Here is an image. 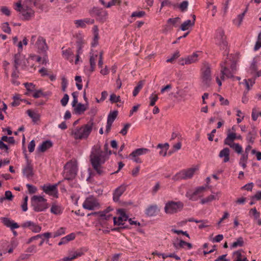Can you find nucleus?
<instances>
[{"label":"nucleus","mask_w":261,"mask_h":261,"mask_svg":"<svg viewBox=\"0 0 261 261\" xmlns=\"http://www.w3.org/2000/svg\"><path fill=\"white\" fill-rule=\"evenodd\" d=\"M121 3L120 0H112L111 1L109 2L107 5H106V7L107 8H110L111 7L113 6H115L117 4L120 5Z\"/></svg>","instance_id":"nucleus-58"},{"label":"nucleus","mask_w":261,"mask_h":261,"mask_svg":"<svg viewBox=\"0 0 261 261\" xmlns=\"http://www.w3.org/2000/svg\"><path fill=\"white\" fill-rule=\"evenodd\" d=\"M22 227L25 228H29L31 230H32L33 232L37 233L39 232L41 230V227L37 225V224L32 222V221H27L24 223L22 225Z\"/></svg>","instance_id":"nucleus-19"},{"label":"nucleus","mask_w":261,"mask_h":261,"mask_svg":"<svg viewBox=\"0 0 261 261\" xmlns=\"http://www.w3.org/2000/svg\"><path fill=\"white\" fill-rule=\"evenodd\" d=\"M227 61L225 60L223 62L220 64V66L221 68V74L223 75H225V76L227 78H232L233 77V74L234 73V72H232L231 70H230L228 68L227 66Z\"/></svg>","instance_id":"nucleus-13"},{"label":"nucleus","mask_w":261,"mask_h":261,"mask_svg":"<svg viewBox=\"0 0 261 261\" xmlns=\"http://www.w3.org/2000/svg\"><path fill=\"white\" fill-rule=\"evenodd\" d=\"M1 12L6 15L7 16H9L11 14V12L9 8L6 6H2L1 7Z\"/></svg>","instance_id":"nucleus-56"},{"label":"nucleus","mask_w":261,"mask_h":261,"mask_svg":"<svg viewBox=\"0 0 261 261\" xmlns=\"http://www.w3.org/2000/svg\"><path fill=\"white\" fill-rule=\"evenodd\" d=\"M25 158L27 160V164L26 167L23 169V173L27 177L30 178L34 175L33 168L26 154H25Z\"/></svg>","instance_id":"nucleus-18"},{"label":"nucleus","mask_w":261,"mask_h":261,"mask_svg":"<svg viewBox=\"0 0 261 261\" xmlns=\"http://www.w3.org/2000/svg\"><path fill=\"white\" fill-rule=\"evenodd\" d=\"M228 146L238 154H241L243 152L242 147L239 143H233Z\"/></svg>","instance_id":"nucleus-36"},{"label":"nucleus","mask_w":261,"mask_h":261,"mask_svg":"<svg viewBox=\"0 0 261 261\" xmlns=\"http://www.w3.org/2000/svg\"><path fill=\"white\" fill-rule=\"evenodd\" d=\"M179 57V52L178 51H176L173 54V55L170 58L167 60V62L172 63L175 59Z\"/></svg>","instance_id":"nucleus-63"},{"label":"nucleus","mask_w":261,"mask_h":261,"mask_svg":"<svg viewBox=\"0 0 261 261\" xmlns=\"http://www.w3.org/2000/svg\"><path fill=\"white\" fill-rule=\"evenodd\" d=\"M144 82L145 81L143 80L140 81L138 82L137 86L135 87L133 92V95L134 96H136L137 95L140 90L143 88V86L144 84Z\"/></svg>","instance_id":"nucleus-34"},{"label":"nucleus","mask_w":261,"mask_h":261,"mask_svg":"<svg viewBox=\"0 0 261 261\" xmlns=\"http://www.w3.org/2000/svg\"><path fill=\"white\" fill-rule=\"evenodd\" d=\"M207 187V185H206L205 186L198 187L192 193L190 191L187 192L186 196L191 200L196 201L198 199L197 196L199 197H202L203 193L206 190Z\"/></svg>","instance_id":"nucleus-10"},{"label":"nucleus","mask_w":261,"mask_h":261,"mask_svg":"<svg viewBox=\"0 0 261 261\" xmlns=\"http://www.w3.org/2000/svg\"><path fill=\"white\" fill-rule=\"evenodd\" d=\"M1 140L11 144H14L15 143V141L13 137H8L7 136H3L1 138Z\"/></svg>","instance_id":"nucleus-43"},{"label":"nucleus","mask_w":261,"mask_h":261,"mask_svg":"<svg viewBox=\"0 0 261 261\" xmlns=\"http://www.w3.org/2000/svg\"><path fill=\"white\" fill-rule=\"evenodd\" d=\"M118 115V111L111 112L108 116L107 122L113 123Z\"/></svg>","instance_id":"nucleus-38"},{"label":"nucleus","mask_w":261,"mask_h":261,"mask_svg":"<svg viewBox=\"0 0 261 261\" xmlns=\"http://www.w3.org/2000/svg\"><path fill=\"white\" fill-rule=\"evenodd\" d=\"M145 12L143 11H135L132 14L131 17H137L139 18H141L144 17L145 15Z\"/></svg>","instance_id":"nucleus-47"},{"label":"nucleus","mask_w":261,"mask_h":261,"mask_svg":"<svg viewBox=\"0 0 261 261\" xmlns=\"http://www.w3.org/2000/svg\"><path fill=\"white\" fill-rule=\"evenodd\" d=\"M198 55L194 53L191 56L188 57L185 59V63L186 64H190L196 62L197 61Z\"/></svg>","instance_id":"nucleus-32"},{"label":"nucleus","mask_w":261,"mask_h":261,"mask_svg":"<svg viewBox=\"0 0 261 261\" xmlns=\"http://www.w3.org/2000/svg\"><path fill=\"white\" fill-rule=\"evenodd\" d=\"M184 203L180 201H168L166 203L164 207V211L166 214L173 215L181 211L184 207Z\"/></svg>","instance_id":"nucleus-6"},{"label":"nucleus","mask_w":261,"mask_h":261,"mask_svg":"<svg viewBox=\"0 0 261 261\" xmlns=\"http://www.w3.org/2000/svg\"><path fill=\"white\" fill-rule=\"evenodd\" d=\"M92 13L97 16L100 20L103 22L106 20L108 16V12L106 11L98 9V8H94L92 10Z\"/></svg>","instance_id":"nucleus-17"},{"label":"nucleus","mask_w":261,"mask_h":261,"mask_svg":"<svg viewBox=\"0 0 261 261\" xmlns=\"http://www.w3.org/2000/svg\"><path fill=\"white\" fill-rule=\"evenodd\" d=\"M249 213H252V214H253V215L254 216V218L255 219H257L260 217V213L257 211V210H256L255 207L251 208L250 210Z\"/></svg>","instance_id":"nucleus-62"},{"label":"nucleus","mask_w":261,"mask_h":261,"mask_svg":"<svg viewBox=\"0 0 261 261\" xmlns=\"http://www.w3.org/2000/svg\"><path fill=\"white\" fill-rule=\"evenodd\" d=\"M65 233V228L61 227L59 229L54 232V238L61 236Z\"/></svg>","instance_id":"nucleus-59"},{"label":"nucleus","mask_w":261,"mask_h":261,"mask_svg":"<svg viewBox=\"0 0 261 261\" xmlns=\"http://www.w3.org/2000/svg\"><path fill=\"white\" fill-rule=\"evenodd\" d=\"M102 151L100 147L94 149L90 155L92 166L99 175H102L104 173L101 165L104 163L105 160H102Z\"/></svg>","instance_id":"nucleus-3"},{"label":"nucleus","mask_w":261,"mask_h":261,"mask_svg":"<svg viewBox=\"0 0 261 261\" xmlns=\"http://www.w3.org/2000/svg\"><path fill=\"white\" fill-rule=\"evenodd\" d=\"M244 242L243 239L242 237H240L237 240V241L233 242L231 244V247L233 248H237L238 246L242 247L244 245Z\"/></svg>","instance_id":"nucleus-40"},{"label":"nucleus","mask_w":261,"mask_h":261,"mask_svg":"<svg viewBox=\"0 0 261 261\" xmlns=\"http://www.w3.org/2000/svg\"><path fill=\"white\" fill-rule=\"evenodd\" d=\"M35 45L39 50L42 52H45L48 49L45 39L41 36H39L38 38Z\"/></svg>","instance_id":"nucleus-16"},{"label":"nucleus","mask_w":261,"mask_h":261,"mask_svg":"<svg viewBox=\"0 0 261 261\" xmlns=\"http://www.w3.org/2000/svg\"><path fill=\"white\" fill-rule=\"evenodd\" d=\"M236 139H237L236 134L234 133H229L224 141V144L226 145H230L231 144L234 143L233 141Z\"/></svg>","instance_id":"nucleus-25"},{"label":"nucleus","mask_w":261,"mask_h":261,"mask_svg":"<svg viewBox=\"0 0 261 261\" xmlns=\"http://www.w3.org/2000/svg\"><path fill=\"white\" fill-rule=\"evenodd\" d=\"M160 211L156 204H152L148 206L145 210V214L148 217H153L157 215Z\"/></svg>","instance_id":"nucleus-20"},{"label":"nucleus","mask_w":261,"mask_h":261,"mask_svg":"<svg viewBox=\"0 0 261 261\" xmlns=\"http://www.w3.org/2000/svg\"><path fill=\"white\" fill-rule=\"evenodd\" d=\"M24 87L29 92L35 91V85L32 83H25L24 84Z\"/></svg>","instance_id":"nucleus-44"},{"label":"nucleus","mask_w":261,"mask_h":261,"mask_svg":"<svg viewBox=\"0 0 261 261\" xmlns=\"http://www.w3.org/2000/svg\"><path fill=\"white\" fill-rule=\"evenodd\" d=\"M127 186L122 184L116 188L113 192V200L118 202L120 197L123 194L126 189Z\"/></svg>","instance_id":"nucleus-14"},{"label":"nucleus","mask_w":261,"mask_h":261,"mask_svg":"<svg viewBox=\"0 0 261 261\" xmlns=\"http://www.w3.org/2000/svg\"><path fill=\"white\" fill-rule=\"evenodd\" d=\"M2 222L3 224L8 227H10L12 230L17 228L19 227V225L14 222L13 221L11 220L8 218H2Z\"/></svg>","instance_id":"nucleus-21"},{"label":"nucleus","mask_w":261,"mask_h":261,"mask_svg":"<svg viewBox=\"0 0 261 261\" xmlns=\"http://www.w3.org/2000/svg\"><path fill=\"white\" fill-rule=\"evenodd\" d=\"M87 110V107L81 103H77L76 107L74 108V111L75 114H83Z\"/></svg>","instance_id":"nucleus-31"},{"label":"nucleus","mask_w":261,"mask_h":261,"mask_svg":"<svg viewBox=\"0 0 261 261\" xmlns=\"http://www.w3.org/2000/svg\"><path fill=\"white\" fill-rule=\"evenodd\" d=\"M27 114L32 119L33 121L34 122H36L39 119V115L33 112L31 110H28L27 111Z\"/></svg>","instance_id":"nucleus-41"},{"label":"nucleus","mask_w":261,"mask_h":261,"mask_svg":"<svg viewBox=\"0 0 261 261\" xmlns=\"http://www.w3.org/2000/svg\"><path fill=\"white\" fill-rule=\"evenodd\" d=\"M215 43L221 49H226L227 46V42L226 37L225 35V32L222 28H219L217 30L216 36L215 37Z\"/></svg>","instance_id":"nucleus-7"},{"label":"nucleus","mask_w":261,"mask_h":261,"mask_svg":"<svg viewBox=\"0 0 261 261\" xmlns=\"http://www.w3.org/2000/svg\"><path fill=\"white\" fill-rule=\"evenodd\" d=\"M28 60L25 58L24 56L21 55L20 53H18L14 56V68L16 70L18 69V66H20L23 70L25 69L28 66Z\"/></svg>","instance_id":"nucleus-9"},{"label":"nucleus","mask_w":261,"mask_h":261,"mask_svg":"<svg viewBox=\"0 0 261 261\" xmlns=\"http://www.w3.org/2000/svg\"><path fill=\"white\" fill-rule=\"evenodd\" d=\"M69 100V96L67 94H65L61 100V103L62 106L65 107L67 105Z\"/></svg>","instance_id":"nucleus-57"},{"label":"nucleus","mask_w":261,"mask_h":261,"mask_svg":"<svg viewBox=\"0 0 261 261\" xmlns=\"http://www.w3.org/2000/svg\"><path fill=\"white\" fill-rule=\"evenodd\" d=\"M93 124V118H91L86 124L80 127H77L74 129H72L70 135L75 140L87 139L92 130Z\"/></svg>","instance_id":"nucleus-2"},{"label":"nucleus","mask_w":261,"mask_h":261,"mask_svg":"<svg viewBox=\"0 0 261 261\" xmlns=\"http://www.w3.org/2000/svg\"><path fill=\"white\" fill-rule=\"evenodd\" d=\"M248 156L247 154H242L241 157L240 159L239 164L245 169L246 167Z\"/></svg>","instance_id":"nucleus-39"},{"label":"nucleus","mask_w":261,"mask_h":261,"mask_svg":"<svg viewBox=\"0 0 261 261\" xmlns=\"http://www.w3.org/2000/svg\"><path fill=\"white\" fill-rule=\"evenodd\" d=\"M43 191L50 195L57 197V185H44L42 187Z\"/></svg>","instance_id":"nucleus-15"},{"label":"nucleus","mask_w":261,"mask_h":261,"mask_svg":"<svg viewBox=\"0 0 261 261\" xmlns=\"http://www.w3.org/2000/svg\"><path fill=\"white\" fill-rule=\"evenodd\" d=\"M3 31L8 34H10L11 30L8 22H5L2 25Z\"/></svg>","instance_id":"nucleus-52"},{"label":"nucleus","mask_w":261,"mask_h":261,"mask_svg":"<svg viewBox=\"0 0 261 261\" xmlns=\"http://www.w3.org/2000/svg\"><path fill=\"white\" fill-rule=\"evenodd\" d=\"M256 136L257 132L255 129V127H252V130L250 131L246 136V140L247 142L252 144H253Z\"/></svg>","instance_id":"nucleus-24"},{"label":"nucleus","mask_w":261,"mask_h":261,"mask_svg":"<svg viewBox=\"0 0 261 261\" xmlns=\"http://www.w3.org/2000/svg\"><path fill=\"white\" fill-rule=\"evenodd\" d=\"M217 96L219 98V100L222 105L227 106L229 105V101L227 99H224L221 95L217 94Z\"/></svg>","instance_id":"nucleus-61"},{"label":"nucleus","mask_w":261,"mask_h":261,"mask_svg":"<svg viewBox=\"0 0 261 261\" xmlns=\"http://www.w3.org/2000/svg\"><path fill=\"white\" fill-rule=\"evenodd\" d=\"M62 54L64 58L72 62L74 58V54L70 48L62 50Z\"/></svg>","instance_id":"nucleus-29"},{"label":"nucleus","mask_w":261,"mask_h":261,"mask_svg":"<svg viewBox=\"0 0 261 261\" xmlns=\"http://www.w3.org/2000/svg\"><path fill=\"white\" fill-rule=\"evenodd\" d=\"M177 89L176 94H178V97L180 98H185L187 95L186 91L184 89H179L178 88H177Z\"/></svg>","instance_id":"nucleus-54"},{"label":"nucleus","mask_w":261,"mask_h":261,"mask_svg":"<svg viewBox=\"0 0 261 261\" xmlns=\"http://www.w3.org/2000/svg\"><path fill=\"white\" fill-rule=\"evenodd\" d=\"M31 205L35 212H42L48 207L46 200L41 196L34 195L31 198Z\"/></svg>","instance_id":"nucleus-5"},{"label":"nucleus","mask_w":261,"mask_h":261,"mask_svg":"<svg viewBox=\"0 0 261 261\" xmlns=\"http://www.w3.org/2000/svg\"><path fill=\"white\" fill-rule=\"evenodd\" d=\"M95 58L93 55L91 56L90 58V71L93 72L94 70L95 66Z\"/></svg>","instance_id":"nucleus-48"},{"label":"nucleus","mask_w":261,"mask_h":261,"mask_svg":"<svg viewBox=\"0 0 261 261\" xmlns=\"http://www.w3.org/2000/svg\"><path fill=\"white\" fill-rule=\"evenodd\" d=\"M249 4H247L246 7L245 11L241 14H239L237 18L233 20V23L238 27H240L242 23L245 13L248 11Z\"/></svg>","instance_id":"nucleus-28"},{"label":"nucleus","mask_w":261,"mask_h":261,"mask_svg":"<svg viewBox=\"0 0 261 261\" xmlns=\"http://www.w3.org/2000/svg\"><path fill=\"white\" fill-rule=\"evenodd\" d=\"M150 106H153L155 105V102L158 99V96L156 94H152L150 97Z\"/></svg>","instance_id":"nucleus-53"},{"label":"nucleus","mask_w":261,"mask_h":261,"mask_svg":"<svg viewBox=\"0 0 261 261\" xmlns=\"http://www.w3.org/2000/svg\"><path fill=\"white\" fill-rule=\"evenodd\" d=\"M77 167L76 162H67L64 166V173H66L65 178L69 180L74 177L77 173Z\"/></svg>","instance_id":"nucleus-8"},{"label":"nucleus","mask_w":261,"mask_h":261,"mask_svg":"<svg viewBox=\"0 0 261 261\" xmlns=\"http://www.w3.org/2000/svg\"><path fill=\"white\" fill-rule=\"evenodd\" d=\"M84 254V251L83 249H80L76 250L73 252L70 253L69 256V259H74L77 257L81 256L82 255Z\"/></svg>","instance_id":"nucleus-35"},{"label":"nucleus","mask_w":261,"mask_h":261,"mask_svg":"<svg viewBox=\"0 0 261 261\" xmlns=\"http://www.w3.org/2000/svg\"><path fill=\"white\" fill-rule=\"evenodd\" d=\"M113 220H114V224L115 225H123L124 224L122 223V222L124 220V218L123 217H119L118 218V219H117L116 217H114L113 218Z\"/></svg>","instance_id":"nucleus-49"},{"label":"nucleus","mask_w":261,"mask_h":261,"mask_svg":"<svg viewBox=\"0 0 261 261\" xmlns=\"http://www.w3.org/2000/svg\"><path fill=\"white\" fill-rule=\"evenodd\" d=\"M110 101L112 103L120 102V97L119 96H117L116 94L114 93L110 95Z\"/></svg>","instance_id":"nucleus-45"},{"label":"nucleus","mask_w":261,"mask_h":261,"mask_svg":"<svg viewBox=\"0 0 261 261\" xmlns=\"http://www.w3.org/2000/svg\"><path fill=\"white\" fill-rule=\"evenodd\" d=\"M230 150L228 148H224L220 151L219 156L220 158H223V162L226 163L229 161Z\"/></svg>","instance_id":"nucleus-26"},{"label":"nucleus","mask_w":261,"mask_h":261,"mask_svg":"<svg viewBox=\"0 0 261 261\" xmlns=\"http://www.w3.org/2000/svg\"><path fill=\"white\" fill-rule=\"evenodd\" d=\"M201 79L202 85L208 88L212 84L211 66L208 63H203L201 69Z\"/></svg>","instance_id":"nucleus-4"},{"label":"nucleus","mask_w":261,"mask_h":261,"mask_svg":"<svg viewBox=\"0 0 261 261\" xmlns=\"http://www.w3.org/2000/svg\"><path fill=\"white\" fill-rule=\"evenodd\" d=\"M39 2V0H24L22 4L21 1H19L15 4L16 7L15 10L21 14L23 20H29L34 16L35 14L32 5L43 10V5Z\"/></svg>","instance_id":"nucleus-1"},{"label":"nucleus","mask_w":261,"mask_h":261,"mask_svg":"<svg viewBox=\"0 0 261 261\" xmlns=\"http://www.w3.org/2000/svg\"><path fill=\"white\" fill-rule=\"evenodd\" d=\"M157 148L161 149L159 152V154L163 156H165L167 155V152L169 148V144L168 143L164 144H159L157 145Z\"/></svg>","instance_id":"nucleus-27"},{"label":"nucleus","mask_w":261,"mask_h":261,"mask_svg":"<svg viewBox=\"0 0 261 261\" xmlns=\"http://www.w3.org/2000/svg\"><path fill=\"white\" fill-rule=\"evenodd\" d=\"M216 199V196L214 195H210L205 198H203L201 200L200 203L202 204L210 202L213 200Z\"/></svg>","instance_id":"nucleus-42"},{"label":"nucleus","mask_w":261,"mask_h":261,"mask_svg":"<svg viewBox=\"0 0 261 261\" xmlns=\"http://www.w3.org/2000/svg\"><path fill=\"white\" fill-rule=\"evenodd\" d=\"M188 2L187 1H183L179 5V8L181 11H185L188 7Z\"/></svg>","instance_id":"nucleus-64"},{"label":"nucleus","mask_w":261,"mask_h":261,"mask_svg":"<svg viewBox=\"0 0 261 261\" xmlns=\"http://www.w3.org/2000/svg\"><path fill=\"white\" fill-rule=\"evenodd\" d=\"M107 214H106L105 213V212H94V213H92L91 214H88V216H90V215H99V216L101 217V219H105V220H109L110 217H111V215H106Z\"/></svg>","instance_id":"nucleus-37"},{"label":"nucleus","mask_w":261,"mask_h":261,"mask_svg":"<svg viewBox=\"0 0 261 261\" xmlns=\"http://www.w3.org/2000/svg\"><path fill=\"white\" fill-rule=\"evenodd\" d=\"M93 31L94 34V38L91 45L92 47H94L98 44L99 39L98 29L97 25L94 26Z\"/></svg>","instance_id":"nucleus-30"},{"label":"nucleus","mask_w":261,"mask_h":261,"mask_svg":"<svg viewBox=\"0 0 261 261\" xmlns=\"http://www.w3.org/2000/svg\"><path fill=\"white\" fill-rule=\"evenodd\" d=\"M194 25V22H192V21L190 20H187L181 24L180 26V29L182 31H185L188 30L190 27H192Z\"/></svg>","instance_id":"nucleus-33"},{"label":"nucleus","mask_w":261,"mask_h":261,"mask_svg":"<svg viewBox=\"0 0 261 261\" xmlns=\"http://www.w3.org/2000/svg\"><path fill=\"white\" fill-rule=\"evenodd\" d=\"M99 206V204L97 200L93 196L87 197L83 203V207L88 210H94Z\"/></svg>","instance_id":"nucleus-11"},{"label":"nucleus","mask_w":261,"mask_h":261,"mask_svg":"<svg viewBox=\"0 0 261 261\" xmlns=\"http://www.w3.org/2000/svg\"><path fill=\"white\" fill-rule=\"evenodd\" d=\"M26 186L28 188V191H29V192L30 194L35 193L37 191V188L35 186H34L32 185L28 184H27Z\"/></svg>","instance_id":"nucleus-60"},{"label":"nucleus","mask_w":261,"mask_h":261,"mask_svg":"<svg viewBox=\"0 0 261 261\" xmlns=\"http://www.w3.org/2000/svg\"><path fill=\"white\" fill-rule=\"evenodd\" d=\"M150 150L146 148H138L134 150L129 155V157H137L148 153Z\"/></svg>","instance_id":"nucleus-22"},{"label":"nucleus","mask_w":261,"mask_h":261,"mask_svg":"<svg viewBox=\"0 0 261 261\" xmlns=\"http://www.w3.org/2000/svg\"><path fill=\"white\" fill-rule=\"evenodd\" d=\"M173 6L174 8L176 7V4H172L170 0H164L161 3V9L164 6Z\"/></svg>","instance_id":"nucleus-50"},{"label":"nucleus","mask_w":261,"mask_h":261,"mask_svg":"<svg viewBox=\"0 0 261 261\" xmlns=\"http://www.w3.org/2000/svg\"><path fill=\"white\" fill-rule=\"evenodd\" d=\"M117 213L120 215L119 217H123L124 221L127 220L128 217L126 215L123 209H118L117 210Z\"/></svg>","instance_id":"nucleus-55"},{"label":"nucleus","mask_w":261,"mask_h":261,"mask_svg":"<svg viewBox=\"0 0 261 261\" xmlns=\"http://www.w3.org/2000/svg\"><path fill=\"white\" fill-rule=\"evenodd\" d=\"M53 146L52 142L49 140H47L42 142V143L38 147L37 151L39 152H44L47 149Z\"/></svg>","instance_id":"nucleus-23"},{"label":"nucleus","mask_w":261,"mask_h":261,"mask_svg":"<svg viewBox=\"0 0 261 261\" xmlns=\"http://www.w3.org/2000/svg\"><path fill=\"white\" fill-rule=\"evenodd\" d=\"M180 20V18L178 17L173 18H169L167 20L168 23H170L174 25V27H176L177 25H176V23L178 22V21Z\"/></svg>","instance_id":"nucleus-51"},{"label":"nucleus","mask_w":261,"mask_h":261,"mask_svg":"<svg viewBox=\"0 0 261 261\" xmlns=\"http://www.w3.org/2000/svg\"><path fill=\"white\" fill-rule=\"evenodd\" d=\"M50 212L54 214L59 215L61 213V210L60 206L53 205L50 209Z\"/></svg>","instance_id":"nucleus-46"},{"label":"nucleus","mask_w":261,"mask_h":261,"mask_svg":"<svg viewBox=\"0 0 261 261\" xmlns=\"http://www.w3.org/2000/svg\"><path fill=\"white\" fill-rule=\"evenodd\" d=\"M199 170L198 166H195L187 169L180 171V175L183 179H191L195 173Z\"/></svg>","instance_id":"nucleus-12"}]
</instances>
